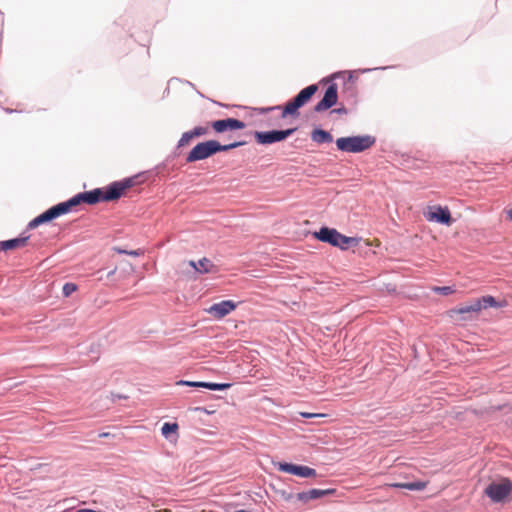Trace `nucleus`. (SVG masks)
I'll return each mask as SVG.
<instances>
[{"label":"nucleus","mask_w":512,"mask_h":512,"mask_svg":"<svg viewBox=\"0 0 512 512\" xmlns=\"http://www.w3.org/2000/svg\"><path fill=\"white\" fill-rule=\"evenodd\" d=\"M135 184L136 178L130 177L121 181L113 182L104 188H96L91 191L79 193L68 201L59 203L38 215L36 218L29 222L28 228L34 229L43 223L49 222L61 215L67 214L73 207L79 205L80 203L93 205L98 202L118 200L124 196L126 191L133 187Z\"/></svg>","instance_id":"nucleus-1"},{"label":"nucleus","mask_w":512,"mask_h":512,"mask_svg":"<svg viewBox=\"0 0 512 512\" xmlns=\"http://www.w3.org/2000/svg\"><path fill=\"white\" fill-rule=\"evenodd\" d=\"M503 304L498 303L493 296L487 295L475 299L468 304H464L448 311L450 318L455 320H468L470 315L479 313L482 309L488 307H502Z\"/></svg>","instance_id":"nucleus-2"},{"label":"nucleus","mask_w":512,"mask_h":512,"mask_svg":"<svg viewBox=\"0 0 512 512\" xmlns=\"http://www.w3.org/2000/svg\"><path fill=\"white\" fill-rule=\"evenodd\" d=\"M245 142H234L227 145H221L216 140H208L205 142L198 143L193 149L189 152L187 155L186 161L188 163L204 160L208 157L221 152V151H228L234 148H237L239 146L244 145Z\"/></svg>","instance_id":"nucleus-3"},{"label":"nucleus","mask_w":512,"mask_h":512,"mask_svg":"<svg viewBox=\"0 0 512 512\" xmlns=\"http://www.w3.org/2000/svg\"><path fill=\"white\" fill-rule=\"evenodd\" d=\"M314 237L321 242L329 243L332 246L346 250L350 244L357 245L358 240L353 237H347L336 229L322 227L318 232H314Z\"/></svg>","instance_id":"nucleus-4"},{"label":"nucleus","mask_w":512,"mask_h":512,"mask_svg":"<svg viewBox=\"0 0 512 512\" xmlns=\"http://www.w3.org/2000/svg\"><path fill=\"white\" fill-rule=\"evenodd\" d=\"M318 91V86L316 84L307 86L302 89L292 100L286 103V105L282 108L281 117L285 118L288 115L298 117V110L307 104L312 96Z\"/></svg>","instance_id":"nucleus-5"},{"label":"nucleus","mask_w":512,"mask_h":512,"mask_svg":"<svg viewBox=\"0 0 512 512\" xmlns=\"http://www.w3.org/2000/svg\"><path fill=\"white\" fill-rule=\"evenodd\" d=\"M375 142L371 136L341 137L336 140V146L340 151L360 153L369 149Z\"/></svg>","instance_id":"nucleus-6"},{"label":"nucleus","mask_w":512,"mask_h":512,"mask_svg":"<svg viewBox=\"0 0 512 512\" xmlns=\"http://www.w3.org/2000/svg\"><path fill=\"white\" fill-rule=\"evenodd\" d=\"M512 493V482L507 478H500L489 483L484 494L494 503L505 501Z\"/></svg>","instance_id":"nucleus-7"},{"label":"nucleus","mask_w":512,"mask_h":512,"mask_svg":"<svg viewBox=\"0 0 512 512\" xmlns=\"http://www.w3.org/2000/svg\"><path fill=\"white\" fill-rule=\"evenodd\" d=\"M296 131V128L286 130H272L266 132L255 131L254 138L258 144L267 145L280 142L288 138Z\"/></svg>","instance_id":"nucleus-8"},{"label":"nucleus","mask_w":512,"mask_h":512,"mask_svg":"<svg viewBox=\"0 0 512 512\" xmlns=\"http://www.w3.org/2000/svg\"><path fill=\"white\" fill-rule=\"evenodd\" d=\"M210 126L216 133H224L226 131L244 129L246 124L235 118H226L213 121L210 123Z\"/></svg>","instance_id":"nucleus-9"},{"label":"nucleus","mask_w":512,"mask_h":512,"mask_svg":"<svg viewBox=\"0 0 512 512\" xmlns=\"http://www.w3.org/2000/svg\"><path fill=\"white\" fill-rule=\"evenodd\" d=\"M278 469L282 472L293 474L303 478L316 477V470L308 466L290 463H278Z\"/></svg>","instance_id":"nucleus-10"},{"label":"nucleus","mask_w":512,"mask_h":512,"mask_svg":"<svg viewBox=\"0 0 512 512\" xmlns=\"http://www.w3.org/2000/svg\"><path fill=\"white\" fill-rule=\"evenodd\" d=\"M338 94H337V85L331 84L328 86V88L325 91L324 97L321 101H319L316 106L314 107V110L316 112H322L325 111L332 106H334L337 103Z\"/></svg>","instance_id":"nucleus-11"},{"label":"nucleus","mask_w":512,"mask_h":512,"mask_svg":"<svg viewBox=\"0 0 512 512\" xmlns=\"http://www.w3.org/2000/svg\"><path fill=\"white\" fill-rule=\"evenodd\" d=\"M237 307V304L232 300H224L219 303H215L207 310L210 315L216 319H222L226 315L230 314Z\"/></svg>","instance_id":"nucleus-12"},{"label":"nucleus","mask_w":512,"mask_h":512,"mask_svg":"<svg viewBox=\"0 0 512 512\" xmlns=\"http://www.w3.org/2000/svg\"><path fill=\"white\" fill-rule=\"evenodd\" d=\"M426 217L429 221H435L448 226L452 223L451 213L447 207L435 206Z\"/></svg>","instance_id":"nucleus-13"},{"label":"nucleus","mask_w":512,"mask_h":512,"mask_svg":"<svg viewBox=\"0 0 512 512\" xmlns=\"http://www.w3.org/2000/svg\"><path fill=\"white\" fill-rule=\"evenodd\" d=\"M336 489H311L309 491L298 493L297 498L300 501L307 502L309 500L318 499L324 496L334 495Z\"/></svg>","instance_id":"nucleus-14"},{"label":"nucleus","mask_w":512,"mask_h":512,"mask_svg":"<svg viewBox=\"0 0 512 512\" xmlns=\"http://www.w3.org/2000/svg\"><path fill=\"white\" fill-rule=\"evenodd\" d=\"M177 385H186V386H190V387L206 388L209 390H225L231 386V384H229V383L193 382V381H184V380L178 381Z\"/></svg>","instance_id":"nucleus-15"},{"label":"nucleus","mask_w":512,"mask_h":512,"mask_svg":"<svg viewBox=\"0 0 512 512\" xmlns=\"http://www.w3.org/2000/svg\"><path fill=\"white\" fill-rule=\"evenodd\" d=\"M29 236L19 237L0 242V249L3 251L14 250L26 246Z\"/></svg>","instance_id":"nucleus-16"},{"label":"nucleus","mask_w":512,"mask_h":512,"mask_svg":"<svg viewBox=\"0 0 512 512\" xmlns=\"http://www.w3.org/2000/svg\"><path fill=\"white\" fill-rule=\"evenodd\" d=\"M427 481H415L410 483H392L389 487L420 491L427 487Z\"/></svg>","instance_id":"nucleus-17"},{"label":"nucleus","mask_w":512,"mask_h":512,"mask_svg":"<svg viewBox=\"0 0 512 512\" xmlns=\"http://www.w3.org/2000/svg\"><path fill=\"white\" fill-rule=\"evenodd\" d=\"M190 265L199 273H209L214 268L213 263L207 258H203L198 262L190 261Z\"/></svg>","instance_id":"nucleus-18"},{"label":"nucleus","mask_w":512,"mask_h":512,"mask_svg":"<svg viewBox=\"0 0 512 512\" xmlns=\"http://www.w3.org/2000/svg\"><path fill=\"white\" fill-rule=\"evenodd\" d=\"M311 139L319 144L330 143L333 141L332 135L329 132L322 129H314L311 133Z\"/></svg>","instance_id":"nucleus-19"},{"label":"nucleus","mask_w":512,"mask_h":512,"mask_svg":"<svg viewBox=\"0 0 512 512\" xmlns=\"http://www.w3.org/2000/svg\"><path fill=\"white\" fill-rule=\"evenodd\" d=\"M178 430V425L176 423H164L161 431L162 434L167 437L170 433H175Z\"/></svg>","instance_id":"nucleus-20"},{"label":"nucleus","mask_w":512,"mask_h":512,"mask_svg":"<svg viewBox=\"0 0 512 512\" xmlns=\"http://www.w3.org/2000/svg\"><path fill=\"white\" fill-rule=\"evenodd\" d=\"M194 135L192 134V131H188L182 134L180 140H179V146H186L188 145L193 139Z\"/></svg>","instance_id":"nucleus-21"},{"label":"nucleus","mask_w":512,"mask_h":512,"mask_svg":"<svg viewBox=\"0 0 512 512\" xmlns=\"http://www.w3.org/2000/svg\"><path fill=\"white\" fill-rule=\"evenodd\" d=\"M76 290H77V285H76V284H74V283H66V284H64L63 289H62V291H63V295H64L65 297L70 296V295H71L72 293H74Z\"/></svg>","instance_id":"nucleus-22"},{"label":"nucleus","mask_w":512,"mask_h":512,"mask_svg":"<svg viewBox=\"0 0 512 512\" xmlns=\"http://www.w3.org/2000/svg\"><path fill=\"white\" fill-rule=\"evenodd\" d=\"M433 291L442 295H449L455 292V290L450 286L433 287Z\"/></svg>","instance_id":"nucleus-23"},{"label":"nucleus","mask_w":512,"mask_h":512,"mask_svg":"<svg viewBox=\"0 0 512 512\" xmlns=\"http://www.w3.org/2000/svg\"><path fill=\"white\" fill-rule=\"evenodd\" d=\"M191 131H192V134L194 135V137H200V136L206 135L208 133V127L198 126V127H195Z\"/></svg>","instance_id":"nucleus-24"},{"label":"nucleus","mask_w":512,"mask_h":512,"mask_svg":"<svg viewBox=\"0 0 512 512\" xmlns=\"http://www.w3.org/2000/svg\"><path fill=\"white\" fill-rule=\"evenodd\" d=\"M301 416L305 417V418H312V417H325L326 414H322V413H300Z\"/></svg>","instance_id":"nucleus-25"},{"label":"nucleus","mask_w":512,"mask_h":512,"mask_svg":"<svg viewBox=\"0 0 512 512\" xmlns=\"http://www.w3.org/2000/svg\"><path fill=\"white\" fill-rule=\"evenodd\" d=\"M505 214H506V218H507L509 221H512V208L507 209V210L505 211Z\"/></svg>","instance_id":"nucleus-26"},{"label":"nucleus","mask_w":512,"mask_h":512,"mask_svg":"<svg viewBox=\"0 0 512 512\" xmlns=\"http://www.w3.org/2000/svg\"><path fill=\"white\" fill-rule=\"evenodd\" d=\"M126 253L129 254V255H132V256L140 255V253L138 251H130V252H126Z\"/></svg>","instance_id":"nucleus-27"},{"label":"nucleus","mask_w":512,"mask_h":512,"mask_svg":"<svg viewBox=\"0 0 512 512\" xmlns=\"http://www.w3.org/2000/svg\"><path fill=\"white\" fill-rule=\"evenodd\" d=\"M76 512H96L95 510H92V509H79L78 511Z\"/></svg>","instance_id":"nucleus-28"},{"label":"nucleus","mask_w":512,"mask_h":512,"mask_svg":"<svg viewBox=\"0 0 512 512\" xmlns=\"http://www.w3.org/2000/svg\"><path fill=\"white\" fill-rule=\"evenodd\" d=\"M100 437H108L109 436V433L108 432H103L99 435Z\"/></svg>","instance_id":"nucleus-29"},{"label":"nucleus","mask_w":512,"mask_h":512,"mask_svg":"<svg viewBox=\"0 0 512 512\" xmlns=\"http://www.w3.org/2000/svg\"><path fill=\"white\" fill-rule=\"evenodd\" d=\"M115 272H116V268H115V269H113L112 271H110V272L108 273V276H112V275H114V274H115Z\"/></svg>","instance_id":"nucleus-30"},{"label":"nucleus","mask_w":512,"mask_h":512,"mask_svg":"<svg viewBox=\"0 0 512 512\" xmlns=\"http://www.w3.org/2000/svg\"><path fill=\"white\" fill-rule=\"evenodd\" d=\"M348 80H349V81L353 80V75H352V73H349V75H348Z\"/></svg>","instance_id":"nucleus-31"},{"label":"nucleus","mask_w":512,"mask_h":512,"mask_svg":"<svg viewBox=\"0 0 512 512\" xmlns=\"http://www.w3.org/2000/svg\"><path fill=\"white\" fill-rule=\"evenodd\" d=\"M5 111H6L7 113H12V112H14V110L9 109V108L5 109Z\"/></svg>","instance_id":"nucleus-32"},{"label":"nucleus","mask_w":512,"mask_h":512,"mask_svg":"<svg viewBox=\"0 0 512 512\" xmlns=\"http://www.w3.org/2000/svg\"><path fill=\"white\" fill-rule=\"evenodd\" d=\"M336 112H342L343 110L342 109H337L335 110Z\"/></svg>","instance_id":"nucleus-33"},{"label":"nucleus","mask_w":512,"mask_h":512,"mask_svg":"<svg viewBox=\"0 0 512 512\" xmlns=\"http://www.w3.org/2000/svg\"><path fill=\"white\" fill-rule=\"evenodd\" d=\"M159 512H169L168 510H162V511H159Z\"/></svg>","instance_id":"nucleus-34"}]
</instances>
